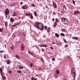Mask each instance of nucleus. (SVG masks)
I'll use <instances>...</instances> for the list:
<instances>
[{
  "instance_id": "18",
  "label": "nucleus",
  "mask_w": 80,
  "mask_h": 80,
  "mask_svg": "<svg viewBox=\"0 0 80 80\" xmlns=\"http://www.w3.org/2000/svg\"><path fill=\"white\" fill-rule=\"evenodd\" d=\"M10 21L12 22H13V21H14V19H13L12 18H10Z\"/></svg>"
},
{
  "instance_id": "44",
  "label": "nucleus",
  "mask_w": 80,
  "mask_h": 80,
  "mask_svg": "<svg viewBox=\"0 0 80 80\" xmlns=\"http://www.w3.org/2000/svg\"><path fill=\"white\" fill-rule=\"evenodd\" d=\"M56 22H58V19L57 18H56Z\"/></svg>"
},
{
  "instance_id": "26",
  "label": "nucleus",
  "mask_w": 80,
  "mask_h": 80,
  "mask_svg": "<svg viewBox=\"0 0 80 80\" xmlns=\"http://www.w3.org/2000/svg\"><path fill=\"white\" fill-rule=\"evenodd\" d=\"M21 23V21H20V22H18V23H17V24H17V25H20Z\"/></svg>"
},
{
  "instance_id": "42",
  "label": "nucleus",
  "mask_w": 80,
  "mask_h": 80,
  "mask_svg": "<svg viewBox=\"0 0 80 80\" xmlns=\"http://www.w3.org/2000/svg\"><path fill=\"white\" fill-rule=\"evenodd\" d=\"M64 12H65V11H64V10H63L61 12V13H64Z\"/></svg>"
},
{
  "instance_id": "14",
  "label": "nucleus",
  "mask_w": 80,
  "mask_h": 80,
  "mask_svg": "<svg viewBox=\"0 0 80 80\" xmlns=\"http://www.w3.org/2000/svg\"><path fill=\"white\" fill-rule=\"evenodd\" d=\"M73 38L74 40H78V38L77 37H73Z\"/></svg>"
},
{
  "instance_id": "12",
  "label": "nucleus",
  "mask_w": 80,
  "mask_h": 80,
  "mask_svg": "<svg viewBox=\"0 0 80 80\" xmlns=\"http://www.w3.org/2000/svg\"><path fill=\"white\" fill-rule=\"evenodd\" d=\"M22 8L24 10L26 9H27V6H22Z\"/></svg>"
},
{
  "instance_id": "31",
  "label": "nucleus",
  "mask_w": 80,
  "mask_h": 80,
  "mask_svg": "<svg viewBox=\"0 0 80 80\" xmlns=\"http://www.w3.org/2000/svg\"><path fill=\"white\" fill-rule=\"evenodd\" d=\"M8 73L10 74H11L12 73V71H9V72H8Z\"/></svg>"
},
{
  "instance_id": "55",
  "label": "nucleus",
  "mask_w": 80,
  "mask_h": 80,
  "mask_svg": "<svg viewBox=\"0 0 80 80\" xmlns=\"http://www.w3.org/2000/svg\"><path fill=\"white\" fill-rule=\"evenodd\" d=\"M52 21H53V22H54V21H55V19L53 18V19H52Z\"/></svg>"
},
{
  "instance_id": "7",
  "label": "nucleus",
  "mask_w": 80,
  "mask_h": 80,
  "mask_svg": "<svg viewBox=\"0 0 80 80\" xmlns=\"http://www.w3.org/2000/svg\"><path fill=\"white\" fill-rule=\"evenodd\" d=\"M80 13V12L78 11H75L74 12V13L76 15V14H77L78 13Z\"/></svg>"
},
{
  "instance_id": "30",
  "label": "nucleus",
  "mask_w": 80,
  "mask_h": 80,
  "mask_svg": "<svg viewBox=\"0 0 80 80\" xmlns=\"http://www.w3.org/2000/svg\"><path fill=\"white\" fill-rule=\"evenodd\" d=\"M52 61H55V58H52Z\"/></svg>"
},
{
  "instance_id": "3",
  "label": "nucleus",
  "mask_w": 80,
  "mask_h": 80,
  "mask_svg": "<svg viewBox=\"0 0 80 80\" xmlns=\"http://www.w3.org/2000/svg\"><path fill=\"white\" fill-rule=\"evenodd\" d=\"M4 13L6 17H7V15H8V14H9V10H8V9H6Z\"/></svg>"
},
{
  "instance_id": "1",
  "label": "nucleus",
  "mask_w": 80,
  "mask_h": 80,
  "mask_svg": "<svg viewBox=\"0 0 80 80\" xmlns=\"http://www.w3.org/2000/svg\"><path fill=\"white\" fill-rule=\"evenodd\" d=\"M35 25L36 28H38L41 30H43V25L41 23L38 22H36L35 23Z\"/></svg>"
},
{
  "instance_id": "28",
  "label": "nucleus",
  "mask_w": 80,
  "mask_h": 80,
  "mask_svg": "<svg viewBox=\"0 0 80 80\" xmlns=\"http://www.w3.org/2000/svg\"><path fill=\"white\" fill-rule=\"evenodd\" d=\"M57 23L56 22H55L54 26H55V27H56V26H57Z\"/></svg>"
},
{
  "instance_id": "37",
  "label": "nucleus",
  "mask_w": 80,
  "mask_h": 80,
  "mask_svg": "<svg viewBox=\"0 0 80 80\" xmlns=\"http://www.w3.org/2000/svg\"><path fill=\"white\" fill-rule=\"evenodd\" d=\"M19 68H20V69H23V67L19 66Z\"/></svg>"
},
{
  "instance_id": "39",
  "label": "nucleus",
  "mask_w": 80,
  "mask_h": 80,
  "mask_svg": "<svg viewBox=\"0 0 80 80\" xmlns=\"http://www.w3.org/2000/svg\"><path fill=\"white\" fill-rule=\"evenodd\" d=\"M11 49L12 50H13V46H11L10 47Z\"/></svg>"
},
{
  "instance_id": "60",
  "label": "nucleus",
  "mask_w": 80,
  "mask_h": 80,
  "mask_svg": "<svg viewBox=\"0 0 80 80\" xmlns=\"http://www.w3.org/2000/svg\"><path fill=\"white\" fill-rule=\"evenodd\" d=\"M40 47H43V45H40Z\"/></svg>"
},
{
  "instance_id": "27",
  "label": "nucleus",
  "mask_w": 80,
  "mask_h": 80,
  "mask_svg": "<svg viewBox=\"0 0 80 80\" xmlns=\"http://www.w3.org/2000/svg\"><path fill=\"white\" fill-rule=\"evenodd\" d=\"M34 15H35V16H37V12L36 11H34Z\"/></svg>"
},
{
  "instance_id": "22",
  "label": "nucleus",
  "mask_w": 80,
  "mask_h": 80,
  "mask_svg": "<svg viewBox=\"0 0 80 80\" xmlns=\"http://www.w3.org/2000/svg\"><path fill=\"white\" fill-rule=\"evenodd\" d=\"M16 57L18 59H19L20 58V57H19V56L18 55H16Z\"/></svg>"
},
{
  "instance_id": "36",
  "label": "nucleus",
  "mask_w": 80,
  "mask_h": 80,
  "mask_svg": "<svg viewBox=\"0 0 80 80\" xmlns=\"http://www.w3.org/2000/svg\"><path fill=\"white\" fill-rule=\"evenodd\" d=\"M63 40L64 42H65V43H67V41H66V40H65L64 39H63Z\"/></svg>"
},
{
  "instance_id": "16",
  "label": "nucleus",
  "mask_w": 80,
  "mask_h": 80,
  "mask_svg": "<svg viewBox=\"0 0 80 80\" xmlns=\"http://www.w3.org/2000/svg\"><path fill=\"white\" fill-rule=\"evenodd\" d=\"M29 17H30L31 19H33V16L31 14L30 15V16H29Z\"/></svg>"
},
{
  "instance_id": "58",
  "label": "nucleus",
  "mask_w": 80,
  "mask_h": 80,
  "mask_svg": "<svg viewBox=\"0 0 80 80\" xmlns=\"http://www.w3.org/2000/svg\"><path fill=\"white\" fill-rule=\"evenodd\" d=\"M53 14H54V15H56V13H55V12H54L53 13Z\"/></svg>"
},
{
  "instance_id": "25",
  "label": "nucleus",
  "mask_w": 80,
  "mask_h": 80,
  "mask_svg": "<svg viewBox=\"0 0 80 80\" xmlns=\"http://www.w3.org/2000/svg\"><path fill=\"white\" fill-rule=\"evenodd\" d=\"M74 68H72V70H71V72L72 73H73V72H74Z\"/></svg>"
},
{
  "instance_id": "45",
  "label": "nucleus",
  "mask_w": 80,
  "mask_h": 80,
  "mask_svg": "<svg viewBox=\"0 0 80 80\" xmlns=\"http://www.w3.org/2000/svg\"><path fill=\"white\" fill-rule=\"evenodd\" d=\"M72 3H73V4H75V1L73 0L72 1Z\"/></svg>"
},
{
  "instance_id": "35",
  "label": "nucleus",
  "mask_w": 80,
  "mask_h": 80,
  "mask_svg": "<svg viewBox=\"0 0 80 80\" xmlns=\"http://www.w3.org/2000/svg\"><path fill=\"white\" fill-rule=\"evenodd\" d=\"M43 47H45V48H46V47H47V45H43Z\"/></svg>"
},
{
  "instance_id": "2",
  "label": "nucleus",
  "mask_w": 80,
  "mask_h": 80,
  "mask_svg": "<svg viewBox=\"0 0 80 80\" xmlns=\"http://www.w3.org/2000/svg\"><path fill=\"white\" fill-rule=\"evenodd\" d=\"M61 21L63 23L66 25L67 23V20L65 18H61Z\"/></svg>"
},
{
  "instance_id": "5",
  "label": "nucleus",
  "mask_w": 80,
  "mask_h": 80,
  "mask_svg": "<svg viewBox=\"0 0 80 80\" xmlns=\"http://www.w3.org/2000/svg\"><path fill=\"white\" fill-rule=\"evenodd\" d=\"M56 43L57 45H62V43L59 41H57L56 42Z\"/></svg>"
},
{
  "instance_id": "64",
  "label": "nucleus",
  "mask_w": 80,
  "mask_h": 80,
  "mask_svg": "<svg viewBox=\"0 0 80 80\" xmlns=\"http://www.w3.org/2000/svg\"><path fill=\"white\" fill-rule=\"evenodd\" d=\"M55 43L54 42H52V44H55Z\"/></svg>"
},
{
  "instance_id": "57",
  "label": "nucleus",
  "mask_w": 80,
  "mask_h": 80,
  "mask_svg": "<svg viewBox=\"0 0 80 80\" xmlns=\"http://www.w3.org/2000/svg\"><path fill=\"white\" fill-rule=\"evenodd\" d=\"M73 73H74V76H75V72H74Z\"/></svg>"
},
{
  "instance_id": "38",
  "label": "nucleus",
  "mask_w": 80,
  "mask_h": 80,
  "mask_svg": "<svg viewBox=\"0 0 80 80\" xmlns=\"http://www.w3.org/2000/svg\"><path fill=\"white\" fill-rule=\"evenodd\" d=\"M62 32H65V29H62Z\"/></svg>"
},
{
  "instance_id": "48",
  "label": "nucleus",
  "mask_w": 80,
  "mask_h": 80,
  "mask_svg": "<svg viewBox=\"0 0 80 80\" xmlns=\"http://www.w3.org/2000/svg\"><path fill=\"white\" fill-rule=\"evenodd\" d=\"M67 58H70V56H67Z\"/></svg>"
},
{
  "instance_id": "62",
  "label": "nucleus",
  "mask_w": 80,
  "mask_h": 80,
  "mask_svg": "<svg viewBox=\"0 0 80 80\" xmlns=\"http://www.w3.org/2000/svg\"><path fill=\"white\" fill-rule=\"evenodd\" d=\"M50 27H48V29H50Z\"/></svg>"
},
{
  "instance_id": "21",
  "label": "nucleus",
  "mask_w": 80,
  "mask_h": 80,
  "mask_svg": "<svg viewBox=\"0 0 80 80\" xmlns=\"http://www.w3.org/2000/svg\"><path fill=\"white\" fill-rule=\"evenodd\" d=\"M5 25L6 27H7V26H8V22H5Z\"/></svg>"
},
{
  "instance_id": "49",
  "label": "nucleus",
  "mask_w": 80,
  "mask_h": 80,
  "mask_svg": "<svg viewBox=\"0 0 80 80\" xmlns=\"http://www.w3.org/2000/svg\"><path fill=\"white\" fill-rule=\"evenodd\" d=\"M23 35H24V36H25V32H23Z\"/></svg>"
},
{
  "instance_id": "23",
  "label": "nucleus",
  "mask_w": 80,
  "mask_h": 80,
  "mask_svg": "<svg viewBox=\"0 0 80 80\" xmlns=\"http://www.w3.org/2000/svg\"><path fill=\"white\" fill-rule=\"evenodd\" d=\"M7 64H8V65H9V63H10V61H9V60H8L7 61Z\"/></svg>"
},
{
  "instance_id": "53",
  "label": "nucleus",
  "mask_w": 80,
  "mask_h": 80,
  "mask_svg": "<svg viewBox=\"0 0 80 80\" xmlns=\"http://www.w3.org/2000/svg\"><path fill=\"white\" fill-rule=\"evenodd\" d=\"M32 6H33V7H34L35 6V4H32Z\"/></svg>"
},
{
  "instance_id": "32",
  "label": "nucleus",
  "mask_w": 80,
  "mask_h": 80,
  "mask_svg": "<svg viewBox=\"0 0 80 80\" xmlns=\"http://www.w3.org/2000/svg\"><path fill=\"white\" fill-rule=\"evenodd\" d=\"M4 52H5L4 51L1 50L0 51V53H3Z\"/></svg>"
},
{
  "instance_id": "9",
  "label": "nucleus",
  "mask_w": 80,
  "mask_h": 80,
  "mask_svg": "<svg viewBox=\"0 0 80 80\" xmlns=\"http://www.w3.org/2000/svg\"><path fill=\"white\" fill-rule=\"evenodd\" d=\"M63 10H64V12H65V11H66V10H67V8H66V7H65V5H63Z\"/></svg>"
},
{
  "instance_id": "13",
  "label": "nucleus",
  "mask_w": 80,
  "mask_h": 80,
  "mask_svg": "<svg viewBox=\"0 0 80 80\" xmlns=\"http://www.w3.org/2000/svg\"><path fill=\"white\" fill-rule=\"evenodd\" d=\"M17 16V15L16 14V12H15L13 14V17H16Z\"/></svg>"
},
{
  "instance_id": "47",
  "label": "nucleus",
  "mask_w": 80,
  "mask_h": 80,
  "mask_svg": "<svg viewBox=\"0 0 80 80\" xmlns=\"http://www.w3.org/2000/svg\"><path fill=\"white\" fill-rule=\"evenodd\" d=\"M50 49H51V50H52V49H53V47H50Z\"/></svg>"
},
{
  "instance_id": "20",
  "label": "nucleus",
  "mask_w": 80,
  "mask_h": 80,
  "mask_svg": "<svg viewBox=\"0 0 80 80\" xmlns=\"http://www.w3.org/2000/svg\"><path fill=\"white\" fill-rule=\"evenodd\" d=\"M31 14L30 13H26L25 14V15H26V16H29L30 17Z\"/></svg>"
},
{
  "instance_id": "29",
  "label": "nucleus",
  "mask_w": 80,
  "mask_h": 80,
  "mask_svg": "<svg viewBox=\"0 0 80 80\" xmlns=\"http://www.w3.org/2000/svg\"><path fill=\"white\" fill-rule=\"evenodd\" d=\"M47 32L49 33H50V29H47Z\"/></svg>"
},
{
  "instance_id": "4",
  "label": "nucleus",
  "mask_w": 80,
  "mask_h": 80,
  "mask_svg": "<svg viewBox=\"0 0 80 80\" xmlns=\"http://www.w3.org/2000/svg\"><path fill=\"white\" fill-rule=\"evenodd\" d=\"M21 48L22 51L24 50V49H25V46H24L23 43L22 44Z\"/></svg>"
},
{
  "instance_id": "33",
  "label": "nucleus",
  "mask_w": 80,
  "mask_h": 80,
  "mask_svg": "<svg viewBox=\"0 0 80 80\" xmlns=\"http://www.w3.org/2000/svg\"><path fill=\"white\" fill-rule=\"evenodd\" d=\"M12 27H17V25L16 24L14 25H12Z\"/></svg>"
},
{
  "instance_id": "11",
  "label": "nucleus",
  "mask_w": 80,
  "mask_h": 80,
  "mask_svg": "<svg viewBox=\"0 0 80 80\" xmlns=\"http://www.w3.org/2000/svg\"><path fill=\"white\" fill-rule=\"evenodd\" d=\"M60 71H59V70H57L56 71V73L58 75V74H59V73H60Z\"/></svg>"
},
{
  "instance_id": "6",
  "label": "nucleus",
  "mask_w": 80,
  "mask_h": 80,
  "mask_svg": "<svg viewBox=\"0 0 80 80\" xmlns=\"http://www.w3.org/2000/svg\"><path fill=\"white\" fill-rule=\"evenodd\" d=\"M53 6V7H54V8H57V5L55 2H53L52 4Z\"/></svg>"
},
{
  "instance_id": "19",
  "label": "nucleus",
  "mask_w": 80,
  "mask_h": 80,
  "mask_svg": "<svg viewBox=\"0 0 80 80\" xmlns=\"http://www.w3.org/2000/svg\"><path fill=\"white\" fill-rule=\"evenodd\" d=\"M28 53H29V54H30V55H33V53H32V52H31L30 51H28Z\"/></svg>"
},
{
  "instance_id": "34",
  "label": "nucleus",
  "mask_w": 80,
  "mask_h": 80,
  "mask_svg": "<svg viewBox=\"0 0 80 80\" xmlns=\"http://www.w3.org/2000/svg\"><path fill=\"white\" fill-rule=\"evenodd\" d=\"M61 35H62V36H63L64 37L65 34H63V33H61Z\"/></svg>"
},
{
  "instance_id": "43",
  "label": "nucleus",
  "mask_w": 80,
  "mask_h": 80,
  "mask_svg": "<svg viewBox=\"0 0 80 80\" xmlns=\"http://www.w3.org/2000/svg\"><path fill=\"white\" fill-rule=\"evenodd\" d=\"M41 60H42L43 62H44V61H43V58H41Z\"/></svg>"
},
{
  "instance_id": "41",
  "label": "nucleus",
  "mask_w": 80,
  "mask_h": 80,
  "mask_svg": "<svg viewBox=\"0 0 80 80\" xmlns=\"http://www.w3.org/2000/svg\"><path fill=\"white\" fill-rule=\"evenodd\" d=\"M3 31V29L2 28H1L0 29V32H2Z\"/></svg>"
},
{
  "instance_id": "56",
  "label": "nucleus",
  "mask_w": 80,
  "mask_h": 80,
  "mask_svg": "<svg viewBox=\"0 0 80 80\" xmlns=\"http://www.w3.org/2000/svg\"><path fill=\"white\" fill-rule=\"evenodd\" d=\"M4 57L5 59H6V57H5V56H4Z\"/></svg>"
},
{
  "instance_id": "8",
  "label": "nucleus",
  "mask_w": 80,
  "mask_h": 80,
  "mask_svg": "<svg viewBox=\"0 0 80 80\" xmlns=\"http://www.w3.org/2000/svg\"><path fill=\"white\" fill-rule=\"evenodd\" d=\"M1 76L2 77V79L3 80H6L7 79V78H6V77H5V76H3V74L1 75Z\"/></svg>"
},
{
  "instance_id": "51",
  "label": "nucleus",
  "mask_w": 80,
  "mask_h": 80,
  "mask_svg": "<svg viewBox=\"0 0 80 80\" xmlns=\"http://www.w3.org/2000/svg\"><path fill=\"white\" fill-rule=\"evenodd\" d=\"M33 65V63H31L30 65V67H32V65Z\"/></svg>"
},
{
  "instance_id": "50",
  "label": "nucleus",
  "mask_w": 80,
  "mask_h": 80,
  "mask_svg": "<svg viewBox=\"0 0 80 80\" xmlns=\"http://www.w3.org/2000/svg\"><path fill=\"white\" fill-rule=\"evenodd\" d=\"M44 28H45L46 29H47V26H45Z\"/></svg>"
},
{
  "instance_id": "63",
  "label": "nucleus",
  "mask_w": 80,
  "mask_h": 80,
  "mask_svg": "<svg viewBox=\"0 0 80 80\" xmlns=\"http://www.w3.org/2000/svg\"><path fill=\"white\" fill-rule=\"evenodd\" d=\"M42 51L43 52V49H42Z\"/></svg>"
},
{
  "instance_id": "54",
  "label": "nucleus",
  "mask_w": 80,
  "mask_h": 80,
  "mask_svg": "<svg viewBox=\"0 0 80 80\" xmlns=\"http://www.w3.org/2000/svg\"><path fill=\"white\" fill-rule=\"evenodd\" d=\"M68 47V45H67V44H66L65 45V47Z\"/></svg>"
},
{
  "instance_id": "15",
  "label": "nucleus",
  "mask_w": 80,
  "mask_h": 80,
  "mask_svg": "<svg viewBox=\"0 0 80 80\" xmlns=\"http://www.w3.org/2000/svg\"><path fill=\"white\" fill-rule=\"evenodd\" d=\"M18 35L20 37H22V33L19 32L18 33Z\"/></svg>"
},
{
  "instance_id": "59",
  "label": "nucleus",
  "mask_w": 80,
  "mask_h": 80,
  "mask_svg": "<svg viewBox=\"0 0 80 80\" xmlns=\"http://www.w3.org/2000/svg\"><path fill=\"white\" fill-rule=\"evenodd\" d=\"M23 4V2H21L20 3V5H22Z\"/></svg>"
},
{
  "instance_id": "24",
  "label": "nucleus",
  "mask_w": 80,
  "mask_h": 80,
  "mask_svg": "<svg viewBox=\"0 0 80 80\" xmlns=\"http://www.w3.org/2000/svg\"><path fill=\"white\" fill-rule=\"evenodd\" d=\"M17 72H18V73H22V71L21 70H18L17 71Z\"/></svg>"
},
{
  "instance_id": "40",
  "label": "nucleus",
  "mask_w": 80,
  "mask_h": 80,
  "mask_svg": "<svg viewBox=\"0 0 80 80\" xmlns=\"http://www.w3.org/2000/svg\"><path fill=\"white\" fill-rule=\"evenodd\" d=\"M34 78L35 77H32L31 78V80H34Z\"/></svg>"
},
{
  "instance_id": "10",
  "label": "nucleus",
  "mask_w": 80,
  "mask_h": 80,
  "mask_svg": "<svg viewBox=\"0 0 80 80\" xmlns=\"http://www.w3.org/2000/svg\"><path fill=\"white\" fill-rule=\"evenodd\" d=\"M0 72L1 73V75H3L2 73L3 72V70H2V68H0Z\"/></svg>"
},
{
  "instance_id": "52",
  "label": "nucleus",
  "mask_w": 80,
  "mask_h": 80,
  "mask_svg": "<svg viewBox=\"0 0 80 80\" xmlns=\"http://www.w3.org/2000/svg\"><path fill=\"white\" fill-rule=\"evenodd\" d=\"M54 77L56 78H57L58 77L54 75Z\"/></svg>"
},
{
  "instance_id": "61",
  "label": "nucleus",
  "mask_w": 80,
  "mask_h": 80,
  "mask_svg": "<svg viewBox=\"0 0 80 80\" xmlns=\"http://www.w3.org/2000/svg\"><path fill=\"white\" fill-rule=\"evenodd\" d=\"M38 70H42V68H39L38 69Z\"/></svg>"
},
{
  "instance_id": "17",
  "label": "nucleus",
  "mask_w": 80,
  "mask_h": 80,
  "mask_svg": "<svg viewBox=\"0 0 80 80\" xmlns=\"http://www.w3.org/2000/svg\"><path fill=\"white\" fill-rule=\"evenodd\" d=\"M55 35L56 37H57V38H58V37H59L58 34V33H56L55 34Z\"/></svg>"
},
{
  "instance_id": "46",
  "label": "nucleus",
  "mask_w": 80,
  "mask_h": 80,
  "mask_svg": "<svg viewBox=\"0 0 80 80\" xmlns=\"http://www.w3.org/2000/svg\"><path fill=\"white\" fill-rule=\"evenodd\" d=\"M2 69H4V66L2 65Z\"/></svg>"
}]
</instances>
